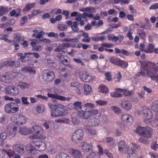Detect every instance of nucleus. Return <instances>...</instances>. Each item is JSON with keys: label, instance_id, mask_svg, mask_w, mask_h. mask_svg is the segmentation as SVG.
Here are the masks:
<instances>
[{"label": "nucleus", "instance_id": "nucleus-1", "mask_svg": "<svg viewBox=\"0 0 158 158\" xmlns=\"http://www.w3.org/2000/svg\"><path fill=\"white\" fill-rule=\"evenodd\" d=\"M144 69L136 74L138 77L141 76L150 78L158 84V66L154 62L148 61L145 64Z\"/></svg>", "mask_w": 158, "mask_h": 158}, {"label": "nucleus", "instance_id": "nucleus-2", "mask_svg": "<svg viewBox=\"0 0 158 158\" xmlns=\"http://www.w3.org/2000/svg\"><path fill=\"white\" fill-rule=\"evenodd\" d=\"M49 108L51 109V116L52 117L62 116L65 114V110L63 105L60 104H48Z\"/></svg>", "mask_w": 158, "mask_h": 158}, {"label": "nucleus", "instance_id": "nucleus-3", "mask_svg": "<svg viewBox=\"0 0 158 158\" xmlns=\"http://www.w3.org/2000/svg\"><path fill=\"white\" fill-rule=\"evenodd\" d=\"M135 132L139 135L146 139L151 138L153 135V131L150 127H144L139 126Z\"/></svg>", "mask_w": 158, "mask_h": 158}, {"label": "nucleus", "instance_id": "nucleus-4", "mask_svg": "<svg viewBox=\"0 0 158 158\" xmlns=\"http://www.w3.org/2000/svg\"><path fill=\"white\" fill-rule=\"evenodd\" d=\"M30 128L31 134H34L30 137V138L33 139H43L44 138V130L39 125H34Z\"/></svg>", "mask_w": 158, "mask_h": 158}, {"label": "nucleus", "instance_id": "nucleus-5", "mask_svg": "<svg viewBox=\"0 0 158 158\" xmlns=\"http://www.w3.org/2000/svg\"><path fill=\"white\" fill-rule=\"evenodd\" d=\"M109 60L111 64L123 68H126L128 65L127 62L117 57L111 56L109 59Z\"/></svg>", "mask_w": 158, "mask_h": 158}, {"label": "nucleus", "instance_id": "nucleus-6", "mask_svg": "<svg viewBox=\"0 0 158 158\" xmlns=\"http://www.w3.org/2000/svg\"><path fill=\"white\" fill-rule=\"evenodd\" d=\"M41 77L44 81L50 82L53 80L55 74L54 72L50 69H44L41 73Z\"/></svg>", "mask_w": 158, "mask_h": 158}, {"label": "nucleus", "instance_id": "nucleus-7", "mask_svg": "<svg viewBox=\"0 0 158 158\" xmlns=\"http://www.w3.org/2000/svg\"><path fill=\"white\" fill-rule=\"evenodd\" d=\"M5 112L8 114H14L19 110V106L17 103L10 102L6 104L4 106Z\"/></svg>", "mask_w": 158, "mask_h": 158}, {"label": "nucleus", "instance_id": "nucleus-8", "mask_svg": "<svg viewBox=\"0 0 158 158\" xmlns=\"http://www.w3.org/2000/svg\"><path fill=\"white\" fill-rule=\"evenodd\" d=\"M142 115L145 118L143 122L144 123L148 124L149 120L152 118L153 117L152 113L150 109L146 106L143 107L142 110Z\"/></svg>", "mask_w": 158, "mask_h": 158}, {"label": "nucleus", "instance_id": "nucleus-9", "mask_svg": "<svg viewBox=\"0 0 158 158\" xmlns=\"http://www.w3.org/2000/svg\"><path fill=\"white\" fill-rule=\"evenodd\" d=\"M84 133L83 131L81 129L77 130L71 136L72 142L75 143H78L83 139Z\"/></svg>", "mask_w": 158, "mask_h": 158}, {"label": "nucleus", "instance_id": "nucleus-10", "mask_svg": "<svg viewBox=\"0 0 158 158\" xmlns=\"http://www.w3.org/2000/svg\"><path fill=\"white\" fill-rule=\"evenodd\" d=\"M11 119L15 124L18 125H23L26 123L27 118L25 116L22 114H19L13 116Z\"/></svg>", "mask_w": 158, "mask_h": 158}, {"label": "nucleus", "instance_id": "nucleus-11", "mask_svg": "<svg viewBox=\"0 0 158 158\" xmlns=\"http://www.w3.org/2000/svg\"><path fill=\"white\" fill-rule=\"evenodd\" d=\"M34 144L35 147L38 148V150L39 151H44L46 149V143L41 140L36 141H32L31 143Z\"/></svg>", "mask_w": 158, "mask_h": 158}, {"label": "nucleus", "instance_id": "nucleus-12", "mask_svg": "<svg viewBox=\"0 0 158 158\" xmlns=\"http://www.w3.org/2000/svg\"><path fill=\"white\" fill-rule=\"evenodd\" d=\"M79 76L81 80L84 82H89L91 79V76L88 73L85 72H80L79 74Z\"/></svg>", "mask_w": 158, "mask_h": 158}, {"label": "nucleus", "instance_id": "nucleus-13", "mask_svg": "<svg viewBox=\"0 0 158 158\" xmlns=\"http://www.w3.org/2000/svg\"><path fill=\"white\" fill-rule=\"evenodd\" d=\"M15 124V123L10 124L7 127V131L12 136H14L16 135L17 131V127Z\"/></svg>", "mask_w": 158, "mask_h": 158}, {"label": "nucleus", "instance_id": "nucleus-14", "mask_svg": "<svg viewBox=\"0 0 158 158\" xmlns=\"http://www.w3.org/2000/svg\"><path fill=\"white\" fill-rule=\"evenodd\" d=\"M121 105L122 108L127 111L129 110L132 108V104L129 101L124 100L121 102Z\"/></svg>", "mask_w": 158, "mask_h": 158}, {"label": "nucleus", "instance_id": "nucleus-15", "mask_svg": "<svg viewBox=\"0 0 158 158\" xmlns=\"http://www.w3.org/2000/svg\"><path fill=\"white\" fill-rule=\"evenodd\" d=\"M6 91L8 94L12 96L17 95L19 93L18 88L14 86L8 87Z\"/></svg>", "mask_w": 158, "mask_h": 158}, {"label": "nucleus", "instance_id": "nucleus-16", "mask_svg": "<svg viewBox=\"0 0 158 158\" xmlns=\"http://www.w3.org/2000/svg\"><path fill=\"white\" fill-rule=\"evenodd\" d=\"M5 65L12 67L14 68L18 67L20 65L19 61H7L4 62Z\"/></svg>", "mask_w": 158, "mask_h": 158}, {"label": "nucleus", "instance_id": "nucleus-17", "mask_svg": "<svg viewBox=\"0 0 158 158\" xmlns=\"http://www.w3.org/2000/svg\"><path fill=\"white\" fill-rule=\"evenodd\" d=\"M81 147L84 152H89L92 150L93 146L91 144L85 142H82L81 143Z\"/></svg>", "mask_w": 158, "mask_h": 158}, {"label": "nucleus", "instance_id": "nucleus-18", "mask_svg": "<svg viewBox=\"0 0 158 158\" xmlns=\"http://www.w3.org/2000/svg\"><path fill=\"white\" fill-rule=\"evenodd\" d=\"M121 120L124 122L132 123L133 121V118L130 115L127 114H124L121 116Z\"/></svg>", "mask_w": 158, "mask_h": 158}, {"label": "nucleus", "instance_id": "nucleus-19", "mask_svg": "<svg viewBox=\"0 0 158 158\" xmlns=\"http://www.w3.org/2000/svg\"><path fill=\"white\" fill-rule=\"evenodd\" d=\"M69 153L75 158H80L82 156L81 152L77 149H72L70 150Z\"/></svg>", "mask_w": 158, "mask_h": 158}, {"label": "nucleus", "instance_id": "nucleus-20", "mask_svg": "<svg viewBox=\"0 0 158 158\" xmlns=\"http://www.w3.org/2000/svg\"><path fill=\"white\" fill-rule=\"evenodd\" d=\"M128 158H136V151L132 148H128L127 151Z\"/></svg>", "mask_w": 158, "mask_h": 158}, {"label": "nucleus", "instance_id": "nucleus-21", "mask_svg": "<svg viewBox=\"0 0 158 158\" xmlns=\"http://www.w3.org/2000/svg\"><path fill=\"white\" fill-rule=\"evenodd\" d=\"M95 105L94 104L87 102L85 104L82 105L80 108H83V110L86 111L87 109L91 110L95 108Z\"/></svg>", "mask_w": 158, "mask_h": 158}, {"label": "nucleus", "instance_id": "nucleus-22", "mask_svg": "<svg viewBox=\"0 0 158 158\" xmlns=\"http://www.w3.org/2000/svg\"><path fill=\"white\" fill-rule=\"evenodd\" d=\"M86 131L88 132L91 135L94 136L96 135L97 132L95 129L92 127L85 126V127Z\"/></svg>", "mask_w": 158, "mask_h": 158}, {"label": "nucleus", "instance_id": "nucleus-23", "mask_svg": "<svg viewBox=\"0 0 158 158\" xmlns=\"http://www.w3.org/2000/svg\"><path fill=\"white\" fill-rule=\"evenodd\" d=\"M13 148L16 152L19 153H23L24 148L23 145L20 144H16L14 145Z\"/></svg>", "mask_w": 158, "mask_h": 158}, {"label": "nucleus", "instance_id": "nucleus-24", "mask_svg": "<svg viewBox=\"0 0 158 158\" xmlns=\"http://www.w3.org/2000/svg\"><path fill=\"white\" fill-rule=\"evenodd\" d=\"M19 132L21 134L24 135H27L31 134L30 128H28L25 127H20Z\"/></svg>", "mask_w": 158, "mask_h": 158}, {"label": "nucleus", "instance_id": "nucleus-25", "mask_svg": "<svg viewBox=\"0 0 158 158\" xmlns=\"http://www.w3.org/2000/svg\"><path fill=\"white\" fill-rule=\"evenodd\" d=\"M127 146L126 142L124 141H120L118 143V151L120 152L123 151L124 149L126 148Z\"/></svg>", "mask_w": 158, "mask_h": 158}, {"label": "nucleus", "instance_id": "nucleus-26", "mask_svg": "<svg viewBox=\"0 0 158 158\" xmlns=\"http://www.w3.org/2000/svg\"><path fill=\"white\" fill-rule=\"evenodd\" d=\"M57 57L60 59V62L64 65L66 66L68 64V57L67 56H64L62 55L60 56L57 55Z\"/></svg>", "mask_w": 158, "mask_h": 158}, {"label": "nucleus", "instance_id": "nucleus-27", "mask_svg": "<svg viewBox=\"0 0 158 158\" xmlns=\"http://www.w3.org/2000/svg\"><path fill=\"white\" fill-rule=\"evenodd\" d=\"M35 5V3L27 4L25 6V7L22 10V12L24 13L29 11L32 8L34 7Z\"/></svg>", "mask_w": 158, "mask_h": 158}, {"label": "nucleus", "instance_id": "nucleus-28", "mask_svg": "<svg viewBox=\"0 0 158 158\" xmlns=\"http://www.w3.org/2000/svg\"><path fill=\"white\" fill-rule=\"evenodd\" d=\"M78 25L79 23L77 21H75L73 22V24L71 26V28L74 32L77 33L79 32V28L78 27Z\"/></svg>", "mask_w": 158, "mask_h": 158}, {"label": "nucleus", "instance_id": "nucleus-29", "mask_svg": "<svg viewBox=\"0 0 158 158\" xmlns=\"http://www.w3.org/2000/svg\"><path fill=\"white\" fill-rule=\"evenodd\" d=\"M98 89L101 92L103 93H107L109 91L108 88L104 85H100Z\"/></svg>", "mask_w": 158, "mask_h": 158}, {"label": "nucleus", "instance_id": "nucleus-30", "mask_svg": "<svg viewBox=\"0 0 158 158\" xmlns=\"http://www.w3.org/2000/svg\"><path fill=\"white\" fill-rule=\"evenodd\" d=\"M0 81L9 83L11 81V79L8 76H1L0 75Z\"/></svg>", "mask_w": 158, "mask_h": 158}, {"label": "nucleus", "instance_id": "nucleus-31", "mask_svg": "<svg viewBox=\"0 0 158 158\" xmlns=\"http://www.w3.org/2000/svg\"><path fill=\"white\" fill-rule=\"evenodd\" d=\"M82 36L85 38L82 39L81 41L82 42L86 43H90V38L89 37V35L88 33L86 32H83L82 33Z\"/></svg>", "mask_w": 158, "mask_h": 158}, {"label": "nucleus", "instance_id": "nucleus-32", "mask_svg": "<svg viewBox=\"0 0 158 158\" xmlns=\"http://www.w3.org/2000/svg\"><path fill=\"white\" fill-rule=\"evenodd\" d=\"M91 124L92 127L96 126L98 125L99 123V120L96 118L93 117L92 119H90Z\"/></svg>", "mask_w": 158, "mask_h": 158}, {"label": "nucleus", "instance_id": "nucleus-33", "mask_svg": "<svg viewBox=\"0 0 158 158\" xmlns=\"http://www.w3.org/2000/svg\"><path fill=\"white\" fill-rule=\"evenodd\" d=\"M30 53H25L24 54L22 53H17V55L19 57L18 58V60L20 61L22 63H24V61H23L24 58V56L26 55H29V54H30Z\"/></svg>", "mask_w": 158, "mask_h": 158}, {"label": "nucleus", "instance_id": "nucleus-34", "mask_svg": "<svg viewBox=\"0 0 158 158\" xmlns=\"http://www.w3.org/2000/svg\"><path fill=\"white\" fill-rule=\"evenodd\" d=\"M8 11V8L7 7L1 6L0 9V16L5 15Z\"/></svg>", "mask_w": 158, "mask_h": 158}, {"label": "nucleus", "instance_id": "nucleus-35", "mask_svg": "<svg viewBox=\"0 0 158 158\" xmlns=\"http://www.w3.org/2000/svg\"><path fill=\"white\" fill-rule=\"evenodd\" d=\"M151 107L153 111H156L158 110V99L153 102Z\"/></svg>", "mask_w": 158, "mask_h": 158}, {"label": "nucleus", "instance_id": "nucleus-36", "mask_svg": "<svg viewBox=\"0 0 158 158\" xmlns=\"http://www.w3.org/2000/svg\"><path fill=\"white\" fill-rule=\"evenodd\" d=\"M154 46L152 44H150L148 46L147 49L144 50V51L147 53H152L154 52Z\"/></svg>", "mask_w": 158, "mask_h": 158}, {"label": "nucleus", "instance_id": "nucleus-37", "mask_svg": "<svg viewBox=\"0 0 158 158\" xmlns=\"http://www.w3.org/2000/svg\"><path fill=\"white\" fill-rule=\"evenodd\" d=\"M36 110L39 114L42 113L44 110V106L43 104H39L37 106Z\"/></svg>", "mask_w": 158, "mask_h": 158}, {"label": "nucleus", "instance_id": "nucleus-38", "mask_svg": "<svg viewBox=\"0 0 158 158\" xmlns=\"http://www.w3.org/2000/svg\"><path fill=\"white\" fill-rule=\"evenodd\" d=\"M92 89L91 86L88 84L84 85V93L85 94H89L91 91Z\"/></svg>", "mask_w": 158, "mask_h": 158}, {"label": "nucleus", "instance_id": "nucleus-39", "mask_svg": "<svg viewBox=\"0 0 158 158\" xmlns=\"http://www.w3.org/2000/svg\"><path fill=\"white\" fill-rule=\"evenodd\" d=\"M86 158H100V157L97 152H93L88 155Z\"/></svg>", "mask_w": 158, "mask_h": 158}, {"label": "nucleus", "instance_id": "nucleus-40", "mask_svg": "<svg viewBox=\"0 0 158 158\" xmlns=\"http://www.w3.org/2000/svg\"><path fill=\"white\" fill-rule=\"evenodd\" d=\"M115 139H114L111 137H107L105 139L106 142L107 143H111V146L112 147H113L114 146L115 143L114 141Z\"/></svg>", "mask_w": 158, "mask_h": 158}, {"label": "nucleus", "instance_id": "nucleus-41", "mask_svg": "<svg viewBox=\"0 0 158 158\" xmlns=\"http://www.w3.org/2000/svg\"><path fill=\"white\" fill-rule=\"evenodd\" d=\"M137 33L142 39H143L145 36L146 33L143 30L141 29H137Z\"/></svg>", "mask_w": 158, "mask_h": 158}, {"label": "nucleus", "instance_id": "nucleus-42", "mask_svg": "<svg viewBox=\"0 0 158 158\" xmlns=\"http://www.w3.org/2000/svg\"><path fill=\"white\" fill-rule=\"evenodd\" d=\"M29 150L30 153L33 155L36 156L38 154L37 150L32 145H30Z\"/></svg>", "mask_w": 158, "mask_h": 158}, {"label": "nucleus", "instance_id": "nucleus-43", "mask_svg": "<svg viewBox=\"0 0 158 158\" xmlns=\"http://www.w3.org/2000/svg\"><path fill=\"white\" fill-rule=\"evenodd\" d=\"M110 95L112 98H120L123 97V94L117 92H112L110 93Z\"/></svg>", "mask_w": 158, "mask_h": 158}, {"label": "nucleus", "instance_id": "nucleus-44", "mask_svg": "<svg viewBox=\"0 0 158 158\" xmlns=\"http://www.w3.org/2000/svg\"><path fill=\"white\" fill-rule=\"evenodd\" d=\"M150 123V125L153 127H156L158 125V120L156 118H154L151 122L148 123Z\"/></svg>", "mask_w": 158, "mask_h": 158}, {"label": "nucleus", "instance_id": "nucleus-45", "mask_svg": "<svg viewBox=\"0 0 158 158\" xmlns=\"http://www.w3.org/2000/svg\"><path fill=\"white\" fill-rule=\"evenodd\" d=\"M49 37H54L56 38H58L59 37L58 35L56 33H55L53 32H51L49 33H46V34Z\"/></svg>", "mask_w": 158, "mask_h": 158}, {"label": "nucleus", "instance_id": "nucleus-46", "mask_svg": "<svg viewBox=\"0 0 158 158\" xmlns=\"http://www.w3.org/2000/svg\"><path fill=\"white\" fill-rule=\"evenodd\" d=\"M57 28L60 31H64L67 29V27L65 25L59 24L57 25Z\"/></svg>", "mask_w": 158, "mask_h": 158}, {"label": "nucleus", "instance_id": "nucleus-47", "mask_svg": "<svg viewBox=\"0 0 158 158\" xmlns=\"http://www.w3.org/2000/svg\"><path fill=\"white\" fill-rule=\"evenodd\" d=\"M95 102L100 106H105L108 103V102L106 101L98 100L95 101Z\"/></svg>", "mask_w": 158, "mask_h": 158}, {"label": "nucleus", "instance_id": "nucleus-48", "mask_svg": "<svg viewBox=\"0 0 158 158\" xmlns=\"http://www.w3.org/2000/svg\"><path fill=\"white\" fill-rule=\"evenodd\" d=\"M27 21V17L26 16H25L23 17L20 19V25L21 26H23V25Z\"/></svg>", "mask_w": 158, "mask_h": 158}, {"label": "nucleus", "instance_id": "nucleus-49", "mask_svg": "<svg viewBox=\"0 0 158 158\" xmlns=\"http://www.w3.org/2000/svg\"><path fill=\"white\" fill-rule=\"evenodd\" d=\"M15 153V152L12 150L10 149L7 151H6V155L8 156L9 157H12Z\"/></svg>", "mask_w": 158, "mask_h": 158}, {"label": "nucleus", "instance_id": "nucleus-50", "mask_svg": "<svg viewBox=\"0 0 158 158\" xmlns=\"http://www.w3.org/2000/svg\"><path fill=\"white\" fill-rule=\"evenodd\" d=\"M98 152H97V153L98 154L99 157L100 158V156L103 154L104 151L102 147H101L100 145H98Z\"/></svg>", "mask_w": 158, "mask_h": 158}, {"label": "nucleus", "instance_id": "nucleus-51", "mask_svg": "<svg viewBox=\"0 0 158 158\" xmlns=\"http://www.w3.org/2000/svg\"><path fill=\"white\" fill-rule=\"evenodd\" d=\"M47 95L48 97L49 98H53L59 100L60 95L57 94H51L49 93H48Z\"/></svg>", "mask_w": 158, "mask_h": 158}, {"label": "nucleus", "instance_id": "nucleus-52", "mask_svg": "<svg viewBox=\"0 0 158 158\" xmlns=\"http://www.w3.org/2000/svg\"><path fill=\"white\" fill-rule=\"evenodd\" d=\"M21 100L23 104L24 105L27 106L30 103L27 102L28 98L27 97H22L21 98Z\"/></svg>", "mask_w": 158, "mask_h": 158}, {"label": "nucleus", "instance_id": "nucleus-53", "mask_svg": "<svg viewBox=\"0 0 158 158\" xmlns=\"http://www.w3.org/2000/svg\"><path fill=\"white\" fill-rule=\"evenodd\" d=\"M7 136V135L6 132H2L0 134V139L4 141L6 139Z\"/></svg>", "mask_w": 158, "mask_h": 158}, {"label": "nucleus", "instance_id": "nucleus-54", "mask_svg": "<svg viewBox=\"0 0 158 158\" xmlns=\"http://www.w3.org/2000/svg\"><path fill=\"white\" fill-rule=\"evenodd\" d=\"M132 34L133 33L131 32V29H129L127 31V36L130 40H132L133 39V37L132 35Z\"/></svg>", "mask_w": 158, "mask_h": 158}, {"label": "nucleus", "instance_id": "nucleus-55", "mask_svg": "<svg viewBox=\"0 0 158 158\" xmlns=\"http://www.w3.org/2000/svg\"><path fill=\"white\" fill-rule=\"evenodd\" d=\"M37 15V14L36 10H34L32 11L31 14L27 15V16L29 19H32L34 16L36 15Z\"/></svg>", "mask_w": 158, "mask_h": 158}, {"label": "nucleus", "instance_id": "nucleus-56", "mask_svg": "<svg viewBox=\"0 0 158 158\" xmlns=\"http://www.w3.org/2000/svg\"><path fill=\"white\" fill-rule=\"evenodd\" d=\"M132 93L131 91L127 90V89H124L123 94L125 96H129L132 94Z\"/></svg>", "mask_w": 158, "mask_h": 158}, {"label": "nucleus", "instance_id": "nucleus-57", "mask_svg": "<svg viewBox=\"0 0 158 158\" xmlns=\"http://www.w3.org/2000/svg\"><path fill=\"white\" fill-rule=\"evenodd\" d=\"M57 158H71V157L66 154L63 153L60 155L57 156Z\"/></svg>", "mask_w": 158, "mask_h": 158}, {"label": "nucleus", "instance_id": "nucleus-58", "mask_svg": "<svg viewBox=\"0 0 158 158\" xmlns=\"http://www.w3.org/2000/svg\"><path fill=\"white\" fill-rule=\"evenodd\" d=\"M91 116V115L89 110L84 111V119H88Z\"/></svg>", "mask_w": 158, "mask_h": 158}, {"label": "nucleus", "instance_id": "nucleus-59", "mask_svg": "<svg viewBox=\"0 0 158 158\" xmlns=\"http://www.w3.org/2000/svg\"><path fill=\"white\" fill-rule=\"evenodd\" d=\"M89 111L91 116L97 115L98 113V110L93 109Z\"/></svg>", "mask_w": 158, "mask_h": 158}, {"label": "nucleus", "instance_id": "nucleus-60", "mask_svg": "<svg viewBox=\"0 0 158 158\" xmlns=\"http://www.w3.org/2000/svg\"><path fill=\"white\" fill-rule=\"evenodd\" d=\"M44 34V32L43 31L38 32V33L36 35V38L37 39L43 37Z\"/></svg>", "mask_w": 158, "mask_h": 158}, {"label": "nucleus", "instance_id": "nucleus-61", "mask_svg": "<svg viewBox=\"0 0 158 158\" xmlns=\"http://www.w3.org/2000/svg\"><path fill=\"white\" fill-rule=\"evenodd\" d=\"M81 104L82 103L81 102L77 101L74 102L73 105L76 107H79V108L80 110H83V108H81V106H82Z\"/></svg>", "mask_w": 158, "mask_h": 158}, {"label": "nucleus", "instance_id": "nucleus-62", "mask_svg": "<svg viewBox=\"0 0 158 158\" xmlns=\"http://www.w3.org/2000/svg\"><path fill=\"white\" fill-rule=\"evenodd\" d=\"M113 111L116 114H118L120 111V109L116 106H113L112 107Z\"/></svg>", "mask_w": 158, "mask_h": 158}, {"label": "nucleus", "instance_id": "nucleus-63", "mask_svg": "<svg viewBox=\"0 0 158 158\" xmlns=\"http://www.w3.org/2000/svg\"><path fill=\"white\" fill-rule=\"evenodd\" d=\"M149 154L151 158H158V154L156 152H150Z\"/></svg>", "mask_w": 158, "mask_h": 158}, {"label": "nucleus", "instance_id": "nucleus-64", "mask_svg": "<svg viewBox=\"0 0 158 158\" xmlns=\"http://www.w3.org/2000/svg\"><path fill=\"white\" fill-rule=\"evenodd\" d=\"M14 39H16L18 41H19L21 39L20 34L18 33H15L14 35Z\"/></svg>", "mask_w": 158, "mask_h": 158}]
</instances>
